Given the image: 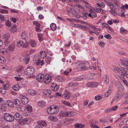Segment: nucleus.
Instances as JSON below:
<instances>
[{
	"label": "nucleus",
	"instance_id": "b1692460",
	"mask_svg": "<svg viewBox=\"0 0 128 128\" xmlns=\"http://www.w3.org/2000/svg\"><path fill=\"white\" fill-rule=\"evenodd\" d=\"M15 116L16 118V119L18 120V121L20 120L21 119L23 118L22 115L17 112L15 114Z\"/></svg>",
	"mask_w": 128,
	"mask_h": 128
},
{
	"label": "nucleus",
	"instance_id": "052dcab7",
	"mask_svg": "<svg viewBox=\"0 0 128 128\" xmlns=\"http://www.w3.org/2000/svg\"><path fill=\"white\" fill-rule=\"evenodd\" d=\"M98 6H99L100 7L104 8L105 7V5L104 3L103 2H102L101 3L98 4L97 3L96 4Z\"/></svg>",
	"mask_w": 128,
	"mask_h": 128
},
{
	"label": "nucleus",
	"instance_id": "f704fd0d",
	"mask_svg": "<svg viewBox=\"0 0 128 128\" xmlns=\"http://www.w3.org/2000/svg\"><path fill=\"white\" fill-rule=\"evenodd\" d=\"M10 34L8 33L4 34L2 36V37L3 38L8 40L10 38Z\"/></svg>",
	"mask_w": 128,
	"mask_h": 128
},
{
	"label": "nucleus",
	"instance_id": "6e6d98bb",
	"mask_svg": "<svg viewBox=\"0 0 128 128\" xmlns=\"http://www.w3.org/2000/svg\"><path fill=\"white\" fill-rule=\"evenodd\" d=\"M86 24L90 26L91 28L92 29V30L94 31H95V30H96V28L94 26L92 25L91 24H90L86 23Z\"/></svg>",
	"mask_w": 128,
	"mask_h": 128
},
{
	"label": "nucleus",
	"instance_id": "4d7b16f0",
	"mask_svg": "<svg viewBox=\"0 0 128 128\" xmlns=\"http://www.w3.org/2000/svg\"><path fill=\"white\" fill-rule=\"evenodd\" d=\"M8 11L7 10L0 8V13L2 14H7L8 13Z\"/></svg>",
	"mask_w": 128,
	"mask_h": 128
},
{
	"label": "nucleus",
	"instance_id": "ddd939ff",
	"mask_svg": "<svg viewBox=\"0 0 128 128\" xmlns=\"http://www.w3.org/2000/svg\"><path fill=\"white\" fill-rule=\"evenodd\" d=\"M43 80L45 83L48 84L51 81V78L50 76L49 75H46L44 76Z\"/></svg>",
	"mask_w": 128,
	"mask_h": 128
},
{
	"label": "nucleus",
	"instance_id": "ea45409f",
	"mask_svg": "<svg viewBox=\"0 0 128 128\" xmlns=\"http://www.w3.org/2000/svg\"><path fill=\"white\" fill-rule=\"evenodd\" d=\"M7 50L6 48H2L0 50V52L2 54H6L7 52Z\"/></svg>",
	"mask_w": 128,
	"mask_h": 128
},
{
	"label": "nucleus",
	"instance_id": "9d476101",
	"mask_svg": "<svg viewBox=\"0 0 128 128\" xmlns=\"http://www.w3.org/2000/svg\"><path fill=\"white\" fill-rule=\"evenodd\" d=\"M44 75L43 74H39L36 76V78L39 82H42L43 81Z\"/></svg>",
	"mask_w": 128,
	"mask_h": 128
},
{
	"label": "nucleus",
	"instance_id": "2f4dec72",
	"mask_svg": "<svg viewBox=\"0 0 128 128\" xmlns=\"http://www.w3.org/2000/svg\"><path fill=\"white\" fill-rule=\"evenodd\" d=\"M75 128H82L84 127V125L81 124L77 123L74 125Z\"/></svg>",
	"mask_w": 128,
	"mask_h": 128
},
{
	"label": "nucleus",
	"instance_id": "393cba45",
	"mask_svg": "<svg viewBox=\"0 0 128 128\" xmlns=\"http://www.w3.org/2000/svg\"><path fill=\"white\" fill-rule=\"evenodd\" d=\"M61 101L63 105L69 107H72V105L69 102L64 100H62Z\"/></svg>",
	"mask_w": 128,
	"mask_h": 128
},
{
	"label": "nucleus",
	"instance_id": "3c124183",
	"mask_svg": "<svg viewBox=\"0 0 128 128\" xmlns=\"http://www.w3.org/2000/svg\"><path fill=\"white\" fill-rule=\"evenodd\" d=\"M5 25L6 26L10 27L11 26V23L10 22L9 20H7L5 22Z\"/></svg>",
	"mask_w": 128,
	"mask_h": 128
},
{
	"label": "nucleus",
	"instance_id": "2eb2a0df",
	"mask_svg": "<svg viewBox=\"0 0 128 128\" xmlns=\"http://www.w3.org/2000/svg\"><path fill=\"white\" fill-rule=\"evenodd\" d=\"M24 67L22 66H20L18 69L16 70L17 74L19 76H21L22 74L23 71Z\"/></svg>",
	"mask_w": 128,
	"mask_h": 128
},
{
	"label": "nucleus",
	"instance_id": "a19ab883",
	"mask_svg": "<svg viewBox=\"0 0 128 128\" xmlns=\"http://www.w3.org/2000/svg\"><path fill=\"white\" fill-rule=\"evenodd\" d=\"M44 94L46 95L47 94H51V92L50 90L46 89L43 90Z\"/></svg>",
	"mask_w": 128,
	"mask_h": 128
},
{
	"label": "nucleus",
	"instance_id": "7ed1b4c3",
	"mask_svg": "<svg viewBox=\"0 0 128 128\" xmlns=\"http://www.w3.org/2000/svg\"><path fill=\"white\" fill-rule=\"evenodd\" d=\"M35 72L34 68L31 66L27 67L24 70V72L26 75L30 76L32 75Z\"/></svg>",
	"mask_w": 128,
	"mask_h": 128
},
{
	"label": "nucleus",
	"instance_id": "f257e3e1",
	"mask_svg": "<svg viewBox=\"0 0 128 128\" xmlns=\"http://www.w3.org/2000/svg\"><path fill=\"white\" fill-rule=\"evenodd\" d=\"M106 3L107 4L108 6H109L110 10L109 12L115 16L116 14L117 11L116 10V7H114V4L112 2L105 0Z\"/></svg>",
	"mask_w": 128,
	"mask_h": 128
},
{
	"label": "nucleus",
	"instance_id": "5fc2aeb1",
	"mask_svg": "<svg viewBox=\"0 0 128 128\" xmlns=\"http://www.w3.org/2000/svg\"><path fill=\"white\" fill-rule=\"evenodd\" d=\"M2 86L4 88V90H7L8 89L9 85L7 83L2 85Z\"/></svg>",
	"mask_w": 128,
	"mask_h": 128
},
{
	"label": "nucleus",
	"instance_id": "4c0bfd02",
	"mask_svg": "<svg viewBox=\"0 0 128 128\" xmlns=\"http://www.w3.org/2000/svg\"><path fill=\"white\" fill-rule=\"evenodd\" d=\"M104 78L105 80L104 82L105 84H107L109 82L108 76L107 75H105L104 76Z\"/></svg>",
	"mask_w": 128,
	"mask_h": 128
},
{
	"label": "nucleus",
	"instance_id": "473e14b6",
	"mask_svg": "<svg viewBox=\"0 0 128 128\" xmlns=\"http://www.w3.org/2000/svg\"><path fill=\"white\" fill-rule=\"evenodd\" d=\"M112 2L114 3V7H116V8H118L119 7V6L118 5V2L116 0H110Z\"/></svg>",
	"mask_w": 128,
	"mask_h": 128
},
{
	"label": "nucleus",
	"instance_id": "864d4df0",
	"mask_svg": "<svg viewBox=\"0 0 128 128\" xmlns=\"http://www.w3.org/2000/svg\"><path fill=\"white\" fill-rule=\"evenodd\" d=\"M121 98V96L120 95H117L116 96H115L114 98L115 100V101L116 102L118 101V100H120Z\"/></svg>",
	"mask_w": 128,
	"mask_h": 128
},
{
	"label": "nucleus",
	"instance_id": "c756f323",
	"mask_svg": "<svg viewBox=\"0 0 128 128\" xmlns=\"http://www.w3.org/2000/svg\"><path fill=\"white\" fill-rule=\"evenodd\" d=\"M93 66H90V69L94 70H96V68L98 66L96 62H94L92 64Z\"/></svg>",
	"mask_w": 128,
	"mask_h": 128
},
{
	"label": "nucleus",
	"instance_id": "79ce46f5",
	"mask_svg": "<svg viewBox=\"0 0 128 128\" xmlns=\"http://www.w3.org/2000/svg\"><path fill=\"white\" fill-rule=\"evenodd\" d=\"M11 30L13 32H16L17 31V29L16 25H14L12 26Z\"/></svg>",
	"mask_w": 128,
	"mask_h": 128
},
{
	"label": "nucleus",
	"instance_id": "f03ea898",
	"mask_svg": "<svg viewBox=\"0 0 128 128\" xmlns=\"http://www.w3.org/2000/svg\"><path fill=\"white\" fill-rule=\"evenodd\" d=\"M16 45L19 47H22L23 48H28L29 45L28 41L26 40L25 42L22 40H18L17 42Z\"/></svg>",
	"mask_w": 128,
	"mask_h": 128
},
{
	"label": "nucleus",
	"instance_id": "8fccbe9b",
	"mask_svg": "<svg viewBox=\"0 0 128 128\" xmlns=\"http://www.w3.org/2000/svg\"><path fill=\"white\" fill-rule=\"evenodd\" d=\"M27 33L26 32L24 31L22 32L21 34V37L22 38H24L25 40V38L27 36Z\"/></svg>",
	"mask_w": 128,
	"mask_h": 128
},
{
	"label": "nucleus",
	"instance_id": "09e8293b",
	"mask_svg": "<svg viewBox=\"0 0 128 128\" xmlns=\"http://www.w3.org/2000/svg\"><path fill=\"white\" fill-rule=\"evenodd\" d=\"M6 59L3 56H0V62L4 63L6 62Z\"/></svg>",
	"mask_w": 128,
	"mask_h": 128
},
{
	"label": "nucleus",
	"instance_id": "6e6552de",
	"mask_svg": "<svg viewBox=\"0 0 128 128\" xmlns=\"http://www.w3.org/2000/svg\"><path fill=\"white\" fill-rule=\"evenodd\" d=\"M20 97L22 104L26 105L28 103V99L27 97L20 94Z\"/></svg>",
	"mask_w": 128,
	"mask_h": 128
},
{
	"label": "nucleus",
	"instance_id": "423d86ee",
	"mask_svg": "<svg viewBox=\"0 0 128 128\" xmlns=\"http://www.w3.org/2000/svg\"><path fill=\"white\" fill-rule=\"evenodd\" d=\"M114 71H116V70L119 74L123 76H125L128 79V74L126 72L127 71H125L124 70H121L120 68L117 67H116L114 68Z\"/></svg>",
	"mask_w": 128,
	"mask_h": 128
},
{
	"label": "nucleus",
	"instance_id": "cd10ccee",
	"mask_svg": "<svg viewBox=\"0 0 128 128\" xmlns=\"http://www.w3.org/2000/svg\"><path fill=\"white\" fill-rule=\"evenodd\" d=\"M78 82H72L68 84V86L71 87H73L78 86Z\"/></svg>",
	"mask_w": 128,
	"mask_h": 128
},
{
	"label": "nucleus",
	"instance_id": "58836bf2",
	"mask_svg": "<svg viewBox=\"0 0 128 128\" xmlns=\"http://www.w3.org/2000/svg\"><path fill=\"white\" fill-rule=\"evenodd\" d=\"M52 108L51 106L48 108L46 109L47 113L49 114H52Z\"/></svg>",
	"mask_w": 128,
	"mask_h": 128
},
{
	"label": "nucleus",
	"instance_id": "338daca9",
	"mask_svg": "<svg viewBox=\"0 0 128 128\" xmlns=\"http://www.w3.org/2000/svg\"><path fill=\"white\" fill-rule=\"evenodd\" d=\"M118 106H115L112 107L111 108V111H115L116 110L117 108H118Z\"/></svg>",
	"mask_w": 128,
	"mask_h": 128
},
{
	"label": "nucleus",
	"instance_id": "f3484780",
	"mask_svg": "<svg viewBox=\"0 0 128 128\" xmlns=\"http://www.w3.org/2000/svg\"><path fill=\"white\" fill-rule=\"evenodd\" d=\"M15 43L12 42L8 48V50L10 51H12L14 50L15 48Z\"/></svg>",
	"mask_w": 128,
	"mask_h": 128
},
{
	"label": "nucleus",
	"instance_id": "0e129e2a",
	"mask_svg": "<svg viewBox=\"0 0 128 128\" xmlns=\"http://www.w3.org/2000/svg\"><path fill=\"white\" fill-rule=\"evenodd\" d=\"M24 61L26 64H28L30 61V58L28 56L24 59Z\"/></svg>",
	"mask_w": 128,
	"mask_h": 128
},
{
	"label": "nucleus",
	"instance_id": "37998d69",
	"mask_svg": "<svg viewBox=\"0 0 128 128\" xmlns=\"http://www.w3.org/2000/svg\"><path fill=\"white\" fill-rule=\"evenodd\" d=\"M120 32L122 34H126L127 33L128 31L124 29V28L122 27L120 28Z\"/></svg>",
	"mask_w": 128,
	"mask_h": 128
},
{
	"label": "nucleus",
	"instance_id": "dca6fc26",
	"mask_svg": "<svg viewBox=\"0 0 128 128\" xmlns=\"http://www.w3.org/2000/svg\"><path fill=\"white\" fill-rule=\"evenodd\" d=\"M28 44L32 47H36L37 46V44L36 41L33 40H30L28 41Z\"/></svg>",
	"mask_w": 128,
	"mask_h": 128
},
{
	"label": "nucleus",
	"instance_id": "9b49d317",
	"mask_svg": "<svg viewBox=\"0 0 128 128\" xmlns=\"http://www.w3.org/2000/svg\"><path fill=\"white\" fill-rule=\"evenodd\" d=\"M52 114H56L59 111V108L58 106H52Z\"/></svg>",
	"mask_w": 128,
	"mask_h": 128
},
{
	"label": "nucleus",
	"instance_id": "f8f14e48",
	"mask_svg": "<svg viewBox=\"0 0 128 128\" xmlns=\"http://www.w3.org/2000/svg\"><path fill=\"white\" fill-rule=\"evenodd\" d=\"M125 60V58H123V59H120V62L119 64L120 66L122 68V67H124L127 64L126 62V60Z\"/></svg>",
	"mask_w": 128,
	"mask_h": 128
},
{
	"label": "nucleus",
	"instance_id": "680f3d73",
	"mask_svg": "<svg viewBox=\"0 0 128 128\" xmlns=\"http://www.w3.org/2000/svg\"><path fill=\"white\" fill-rule=\"evenodd\" d=\"M83 13L84 15H83V18L84 19H86L87 18V16H88V13L84 12V10L83 11Z\"/></svg>",
	"mask_w": 128,
	"mask_h": 128
},
{
	"label": "nucleus",
	"instance_id": "6ab92c4d",
	"mask_svg": "<svg viewBox=\"0 0 128 128\" xmlns=\"http://www.w3.org/2000/svg\"><path fill=\"white\" fill-rule=\"evenodd\" d=\"M48 119L50 121L55 122L58 120L57 117L55 116H50L48 117Z\"/></svg>",
	"mask_w": 128,
	"mask_h": 128
},
{
	"label": "nucleus",
	"instance_id": "4468645a",
	"mask_svg": "<svg viewBox=\"0 0 128 128\" xmlns=\"http://www.w3.org/2000/svg\"><path fill=\"white\" fill-rule=\"evenodd\" d=\"M28 121V119L27 118H25L23 119V118L21 119L20 120L18 121V123L19 124L22 126H24L26 123V122Z\"/></svg>",
	"mask_w": 128,
	"mask_h": 128
},
{
	"label": "nucleus",
	"instance_id": "c9c22d12",
	"mask_svg": "<svg viewBox=\"0 0 128 128\" xmlns=\"http://www.w3.org/2000/svg\"><path fill=\"white\" fill-rule=\"evenodd\" d=\"M50 28L53 30H55L56 28V25L54 23H52L50 24Z\"/></svg>",
	"mask_w": 128,
	"mask_h": 128
},
{
	"label": "nucleus",
	"instance_id": "72a5a7b5",
	"mask_svg": "<svg viewBox=\"0 0 128 128\" xmlns=\"http://www.w3.org/2000/svg\"><path fill=\"white\" fill-rule=\"evenodd\" d=\"M6 104L8 106L11 108L13 107L14 104L10 100H7Z\"/></svg>",
	"mask_w": 128,
	"mask_h": 128
},
{
	"label": "nucleus",
	"instance_id": "603ef678",
	"mask_svg": "<svg viewBox=\"0 0 128 128\" xmlns=\"http://www.w3.org/2000/svg\"><path fill=\"white\" fill-rule=\"evenodd\" d=\"M38 40L40 41H42L43 40V35L42 34H38Z\"/></svg>",
	"mask_w": 128,
	"mask_h": 128
},
{
	"label": "nucleus",
	"instance_id": "a211bd4d",
	"mask_svg": "<svg viewBox=\"0 0 128 128\" xmlns=\"http://www.w3.org/2000/svg\"><path fill=\"white\" fill-rule=\"evenodd\" d=\"M33 23L34 25L35 26L36 31L37 32H39L40 28V24L36 21H34Z\"/></svg>",
	"mask_w": 128,
	"mask_h": 128
},
{
	"label": "nucleus",
	"instance_id": "e2e57ef3",
	"mask_svg": "<svg viewBox=\"0 0 128 128\" xmlns=\"http://www.w3.org/2000/svg\"><path fill=\"white\" fill-rule=\"evenodd\" d=\"M0 20L2 21H4L6 20L4 16L1 14H0Z\"/></svg>",
	"mask_w": 128,
	"mask_h": 128
},
{
	"label": "nucleus",
	"instance_id": "49530a36",
	"mask_svg": "<svg viewBox=\"0 0 128 128\" xmlns=\"http://www.w3.org/2000/svg\"><path fill=\"white\" fill-rule=\"evenodd\" d=\"M40 56L42 58H44L46 56V54L44 51H42L40 52Z\"/></svg>",
	"mask_w": 128,
	"mask_h": 128
},
{
	"label": "nucleus",
	"instance_id": "39448f33",
	"mask_svg": "<svg viewBox=\"0 0 128 128\" xmlns=\"http://www.w3.org/2000/svg\"><path fill=\"white\" fill-rule=\"evenodd\" d=\"M33 61L34 63L37 66L40 65L42 66L44 64V61L43 60L41 61L38 58V56L37 55H35L34 56L33 58Z\"/></svg>",
	"mask_w": 128,
	"mask_h": 128
},
{
	"label": "nucleus",
	"instance_id": "69168bd1",
	"mask_svg": "<svg viewBox=\"0 0 128 128\" xmlns=\"http://www.w3.org/2000/svg\"><path fill=\"white\" fill-rule=\"evenodd\" d=\"M10 44V42L8 40H6L4 42V44L6 46H8Z\"/></svg>",
	"mask_w": 128,
	"mask_h": 128
},
{
	"label": "nucleus",
	"instance_id": "20e7f679",
	"mask_svg": "<svg viewBox=\"0 0 128 128\" xmlns=\"http://www.w3.org/2000/svg\"><path fill=\"white\" fill-rule=\"evenodd\" d=\"M80 62L81 63L80 65V68L82 70H90V66L87 67V66H88L89 63L87 61H82Z\"/></svg>",
	"mask_w": 128,
	"mask_h": 128
},
{
	"label": "nucleus",
	"instance_id": "bf43d9fd",
	"mask_svg": "<svg viewBox=\"0 0 128 128\" xmlns=\"http://www.w3.org/2000/svg\"><path fill=\"white\" fill-rule=\"evenodd\" d=\"M126 61L128 64L126 66H124V67H122V70H124L125 71H127L128 68V60H126Z\"/></svg>",
	"mask_w": 128,
	"mask_h": 128
},
{
	"label": "nucleus",
	"instance_id": "0eeeda50",
	"mask_svg": "<svg viewBox=\"0 0 128 128\" xmlns=\"http://www.w3.org/2000/svg\"><path fill=\"white\" fill-rule=\"evenodd\" d=\"M76 115L75 112L73 111L67 112H62L60 114V116H64L68 117L73 116Z\"/></svg>",
	"mask_w": 128,
	"mask_h": 128
},
{
	"label": "nucleus",
	"instance_id": "e433bc0d",
	"mask_svg": "<svg viewBox=\"0 0 128 128\" xmlns=\"http://www.w3.org/2000/svg\"><path fill=\"white\" fill-rule=\"evenodd\" d=\"M18 110L22 112L24 111L25 110V108L24 106H20L17 108Z\"/></svg>",
	"mask_w": 128,
	"mask_h": 128
},
{
	"label": "nucleus",
	"instance_id": "13d9d810",
	"mask_svg": "<svg viewBox=\"0 0 128 128\" xmlns=\"http://www.w3.org/2000/svg\"><path fill=\"white\" fill-rule=\"evenodd\" d=\"M51 58L49 56H47L45 60L46 62L48 64H49L51 61Z\"/></svg>",
	"mask_w": 128,
	"mask_h": 128
},
{
	"label": "nucleus",
	"instance_id": "a878e982",
	"mask_svg": "<svg viewBox=\"0 0 128 128\" xmlns=\"http://www.w3.org/2000/svg\"><path fill=\"white\" fill-rule=\"evenodd\" d=\"M26 108L27 111L29 112H31L32 111V108L29 104L27 105L26 106Z\"/></svg>",
	"mask_w": 128,
	"mask_h": 128
},
{
	"label": "nucleus",
	"instance_id": "774afa93",
	"mask_svg": "<svg viewBox=\"0 0 128 128\" xmlns=\"http://www.w3.org/2000/svg\"><path fill=\"white\" fill-rule=\"evenodd\" d=\"M122 81L124 83L126 86L127 87H128V83L127 81L124 78H123Z\"/></svg>",
	"mask_w": 128,
	"mask_h": 128
},
{
	"label": "nucleus",
	"instance_id": "5701e85b",
	"mask_svg": "<svg viewBox=\"0 0 128 128\" xmlns=\"http://www.w3.org/2000/svg\"><path fill=\"white\" fill-rule=\"evenodd\" d=\"M112 86H109L108 90L105 94V96L107 97L109 95H110L112 90Z\"/></svg>",
	"mask_w": 128,
	"mask_h": 128
},
{
	"label": "nucleus",
	"instance_id": "7c9ffc66",
	"mask_svg": "<svg viewBox=\"0 0 128 128\" xmlns=\"http://www.w3.org/2000/svg\"><path fill=\"white\" fill-rule=\"evenodd\" d=\"M70 93L66 90L65 91V92L64 94V96L66 99H69L70 98Z\"/></svg>",
	"mask_w": 128,
	"mask_h": 128
},
{
	"label": "nucleus",
	"instance_id": "c85d7f7f",
	"mask_svg": "<svg viewBox=\"0 0 128 128\" xmlns=\"http://www.w3.org/2000/svg\"><path fill=\"white\" fill-rule=\"evenodd\" d=\"M38 124L41 126H47L46 123L44 121H40L38 122Z\"/></svg>",
	"mask_w": 128,
	"mask_h": 128
},
{
	"label": "nucleus",
	"instance_id": "aec40b11",
	"mask_svg": "<svg viewBox=\"0 0 128 128\" xmlns=\"http://www.w3.org/2000/svg\"><path fill=\"white\" fill-rule=\"evenodd\" d=\"M51 87L52 90L54 91H56L59 88L58 86L56 85V84H54L52 83L51 85Z\"/></svg>",
	"mask_w": 128,
	"mask_h": 128
},
{
	"label": "nucleus",
	"instance_id": "c03bdc74",
	"mask_svg": "<svg viewBox=\"0 0 128 128\" xmlns=\"http://www.w3.org/2000/svg\"><path fill=\"white\" fill-rule=\"evenodd\" d=\"M14 103L15 105L18 106L20 105V102L19 100L18 99H14L13 100Z\"/></svg>",
	"mask_w": 128,
	"mask_h": 128
},
{
	"label": "nucleus",
	"instance_id": "a18cd8bd",
	"mask_svg": "<svg viewBox=\"0 0 128 128\" xmlns=\"http://www.w3.org/2000/svg\"><path fill=\"white\" fill-rule=\"evenodd\" d=\"M118 90L120 91H123L124 90V88L123 86L120 84H119L118 87Z\"/></svg>",
	"mask_w": 128,
	"mask_h": 128
},
{
	"label": "nucleus",
	"instance_id": "de8ad7c7",
	"mask_svg": "<svg viewBox=\"0 0 128 128\" xmlns=\"http://www.w3.org/2000/svg\"><path fill=\"white\" fill-rule=\"evenodd\" d=\"M94 7L96 10V12L98 13L102 11V9L99 7V6L97 5H94Z\"/></svg>",
	"mask_w": 128,
	"mask_h": 128
},
{
	"label": "nucleus",
	"instance_id": "1a4fd4ad",
	"mask_svg": "<svg viewBox=\"0 0 128 128\" xmlns=\"http://www.w3.org/2000/svg\"><path fill=\"white\" fill-rule=\"evenodd\" d=\"M4 119L8 122H12L14 120V116L8 113H6L4 116Z\"/></svg>",
	"mask_w": 128,
	"mask_h": 128
},
{
	"label": "nucleus",
	"instance_id": "4be33fe9",
	"mask_svg": "<svg viewBox=\"0 0 128 128\" xmlns=\"http://www.w3.org/2000/svg\"><path fill=\"white\" fill-rule=\"evenodd\" d=\"M38 105L40 107H43L46 105V103L43 100H40L38 103Z\"/></svg>",
	"mask_w": 128,
	"mask_h": 128
},
{
	"label": "nucleus",
	"instance_id": "412c9836",
	"mask_svg": "<svg viewBox=\"0 0 128 128\" xmlns=\"http://www.w3.org/2000/svg\"><path fill=\"white\" fill-rule=\"evenodd\" d=\"M28 93L29 94L33 96L36 95L37 93L36 91L32 89L28 90Z\"/></svg>",
	"mask_w": 128,
	"mask_h": 128
},
{
	"label": "nucleus",
	"instance_id": "bb28decb",
	"mask_svg": "<svg viewBox=\"0 0 128 128\" xmlns=\"http://www.w3.org/2000/svg\"><path fill=\"white\" fill-rule=\"evenodd\" d=\"M12 88L14 90L16 91H18L20 89V86L18 84H14L12 86Z\"/></svg>",
	"mask_w": 128,
	"mask_h": 128
}]
</instances>
